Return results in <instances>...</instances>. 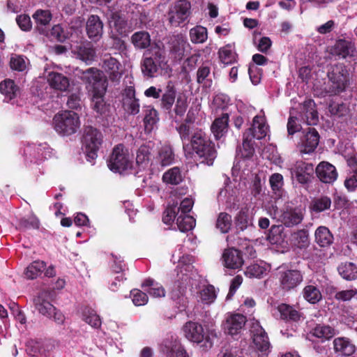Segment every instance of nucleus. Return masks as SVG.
Returning a JSON list of instances; mask_svg holds the SVG:
<instances>
[{
  "mask_svg": "<svg viewBox=\"0 0 357 357\" xmlns=\"http://www.w3.org/2000/svg\"><path fill=\"white\" fill-rule=\"evenodd\" d=\"M183 149L185 153L195 154L197 161L201 164L211 166L217 157L218 153L213 142L202 129L196 128L190 135V139L181 140Z\"/></svg>",
  "mask_w": 357,
  "mask_h": 357,
  "instance_id": "f257e3e1",
  "label": "nucleus"
},
{
  "mask_svg": "<svg viewBox=\"0 0 357 357\" xmlns=\"http://www.w3.org/2000/svg\"><path fill=\"white\" fill-rule=\"evenodd\" d=\"M177 90L174 83L169 81L160 95V108L176 122V117H183L188 109L186 98L178 96L176 98Z\"/></svg>",
  "mask_w": 357,
  "mask_h": 357,
  "instance_id": "f03ea898",
  "label": "nucleus"
},
{
  "mask_svg": "<svg viewBox=\"0 0 357 357\" xmlns=\"http://www.w3.org/2000/svg\"><path fill=\"white\" fill-rule=\"evenodd\" d=\"M165 52L157 45L145 50L141 61V70L144 76L154 77L160 70L167 65Z\"/></svg>",
  "mask_w": 357,
  "mask_h": 357,
  "instance_id": "7ed1b4c3",
  "label": "nucleus"
},
{
  "mask_svg": "<svg viewBox=\"0 0 357 357\" xmlns=\"http://www.w3.org/2000/svg\"><path fill=\"white\" fill-rule=\"evenodd\" d=\"M54 296V291L51 289H43L33 298L35 309L42 315L53 320L58 324L64 322L63 313L54 307L51 301Z\"/></svg>",
  "mask_w": 357,
  "mask_h": 357,
  "instance_id": "20e7f679",
  "label": "nucleus"
},
{
  "mask_svg": "<svg viewBox=\"0 0 357 357\" xmlns=\"http://www.w3.org/2000/svg\"><path fill=\"white\" fill-rule=\"evenodd\" d=\"M327 76L331 83L330 92L334 95H340L347 91L351 82L349 70L343 63L331 65Z\"/></svg>",
  "mask_w": 357,
  "mask_h": 357,
  "instance_id": "39448f33",
  "label": "nucleus"
},
{
  "mask_svg": "<svg viewBox=\"0 0 357 357\" xmlns=\"http://www.w3.org/2000/svg\"><path fill=\"white\" fill-rule=\"evenodd\" d=\"M52 123L55 131L62 136H70L80 128L79 115L73 111H63L54 115Z\"/></svg>",
  "mask_w": 357,
  "mask_h": 357,
  "instance_id": "423d86ee",
  "label": "nucleus"
},
{
  "mask_svg": "<svg viewBox=\"0 0 357 357\" xmlns=\"http://www.w3.org/2000/svg\"><path fill=\"white\" fill-rule=\"evenodd\" d=\"M107 166L114 172L132 174V161L130 159L128 150L122 144L114 146L107 161Z\"/></svg>",
  "mask_w": 357,
  "mask_h": 357,
  "instance_id": "0eeeda50",
  "label": "nucleus"
},
{
  "mask_svg": "<svg viewBox=\"0 0 357 357\" xmlns=\"http://www.w3.org/2000/svg\"><path fill=\"white\" fill-rule=\"evenodd\" d=\"M102 71L96 68H89L85 70H78V77L89 88L91 93H105L107 88L106 77L102 75Z\"/></svg>",
  "mask_w": 357,
  "mask_h": 357,
  "instance_id": "6e6552de",
  "label": "nucleus"
},
{
  "mask_svg": "<svg viewBox=\"0 0 357 357\" xmlns=\"http://www.w3.org/2000/svg\"><path fill=\"white\" fill-rule=\"evenodd\" d=\"M102 143V132L91 126L84 129L82 144L86 160L92 162L98 156V151Z\"/></svg>",
  "mask_w": 357,
  "mask_h": 357,
  "instance_id": "1a4fd4ad",
  "label": "nucleus"
},
{
  "mask_svg": "<svg viewBox=\"0 0 357 357\" xmlns=\"http://www.w3.org/2000/svg\"><path fill=\"white\" fill-rule=\"evenodd\" d=\"M184 337L189 341L199 344L204 341L202 347L205 349H211L213 342L208 334H207L203 326L197 321H188L182 327Z\"/></svg>",
  "mask_w": 357,
  "mask_h": 357,
  "instance_id": "9d476101",
  "label": "nucleus"
},
{
  "mask_svg": "<svg viewBox=\"0 0 357 357\" xmlns=\"http://www.w3.org/2000/svg\"><path fill=\"white\" fill-rule=\"evenodd\" d=\"M319 139L320 135L314 128L303 129L296 144L297 149L301 154H310L317 149Z\"/></svg>",
  "mask_w": 357,
  "mask_h": 357,
  "instance_id": "9b49d317",
  "label": "nucleus"
},
{
  "mask_svg": "<svg viewBox=\"0 0 357 357\" xmlns=\"http://www.w3.org/2000/svg\"><path fill=\"white\" fill-rule=\"evenodd\" d=\"M191 4L188 0H178L168 12L169 22L178 26L188 20L190 15Z\"/></svg>",
  "mask_w": 357,
  "mask_h": 357,
  "instance_id": "f8f14e48",
  "label": "nucleus"
},
{
  "mask_svg": "<svg viewBox=\"0 0 357 357\" xmlns=\"http://www.w3.org/2000/svg\"><path fill=\"white\" fill-rule=\"evenodd\" d=\"M299 109L298 116L301 121L309 126H314L318 123L319 115L314 100L305 99L299 105Z\"/></svg>",
  "mask_w": 357,
  "mask_h": 357,
  "instance_id": "ddd939ff",
  "label": "nucleus"
},
{
  "mask_svg": "<svg viewBox=\"0 0 357 357\" xmlns=\"http://www.w3.org/2000/svg\"><path fill=\"white\" fill-rule=\"evenodd\" d=\"M102 70L109 80L113 82H119L122 76L121 64L119 61L110 54H106L102 59Z\"/></svg>",
  "mask_w": 357,
  "mask_h": 357,
  "instance_id": "4468645a",
  "label": "nucleus"
},
{
  "mask_svg": "<svg viewBox=\"0 0 357 357\" xmlns=\"http://www.w3.org/2000/svg\"><path fill=\"white\" fill-rule=\"evenodd\" d=\"M280 287L284 291H290L297 287L303 280L302 273L298 270H287L279 273Z\"/></svg>",
  "mask_w": 357,
  "mask_h": 357,
  "instance_id": "2eb2a0df",
  "label": "nucleus"
},
{
  "mask_svg": "<svg viewBox=\"0 0 357 357\" xmlns=\"http://www.w3.org/2000/svg\"><path fill=\"white\" fill-rule=\"evenodd\" d=\"M314 173V166L312 163L297 162L291 170L292 177L303 185H307L312 182Z\"/></svg>",
  "mask_w": 357,
  "mask_h": 357,
  "instance_id": "dca6fc26",
  "label": "nucleus"
},
{
  "mask_svg": "<svg viewBox=\"0 0 357 357\" xmlns=\"http://www.w3.org/2000/svg\"><path fill=\"white\" fill-rule=\"evenodd\" d=\"M221 260L224 267L232 270L241 268L244 264L242 252L235 248L225 249Z\"/></svg>",
  "mask_w": 357,
  "mask_h": 357,
  "instance_id": "f3484780",
  "label": "nucleus"
},
{
  "mask_svg": "<svg viewBox=\"0 0 357 357\" xmlns=\"http://www.w3.org/2000/svg\"><path fill=\"white\" fill-rule=\"evenodd\" d=\"M104 24L97 15H90L86 22V36L93 42L99 41L103 35Z\"/></svg>",
  "mask_w": 357,
  "mask_h": 357,
  "instance_id": "a211bd4d",
  "label": "nucleus"
},
{
  "mask_svg": "<svg viewBox=\"0 0 357 357\" xmlns=\"http://www.w3.org/2000/svg\"><path fill=\"white\" fill-rule=\"evenodd\" d=\"M161 349L168 357H189L180 340L173 336L164 340Z\"/></svg>",
  "mask_w": 357,
  "mask_h": 357,
  "instance_id": "6ab92c4d",
  "label": "nucleus"
},
{
  "mask_svg": "<svg viewBox=\"0 0 357 357\" xmlns=\"http://www.w3.org/2000/svg\"><path fill=\"white\" fill-rule=\"evenodd\" d=\"M246 321V317L241 314H229L222 324L225 333L231 335H237L244 327Z\"/></svg>",
  "mask_w": 357,
  "mask_h": 357,
  "instance_id": "aec40b11",
  "label": "nucleus"
},
{
  "mask_svg": "<svg viewBox=\"0 0 357 357\" xmlns=\"http://www.w3.org/2000/svg\"><path fill=\"white\" fill-rule=\"evenodd\" d=\"M314 172L319 181L324 183H333L338 176L335 167L326 161L319 162Z\"/></svg>",
  "mask_w": 357,
  "mask_h": 357,
  "instance_id": "412c9836",
  "label": "nucleus"
},
{
  "mask_svg": "<svg viewBox=\"0 0 357 357\" xmlns=\"http://www.w3.org/2000/svg\"><path fill=\"white\" fill-rule=\"evenodd\" d=\"M123 107L129 114L136 115L139 112V100L136 98L134 86H127L123 93Z\"/></svg>",
  "mask_w": 357,
  "mask_h": 357,
  "instance_id": "4be33fe9",
  "label": "nucleus"
},
{
  "mask_svg": "<svg viewBox=\"0 0 357 357\" xmlns=\"http://www.w3.org/2000/svg\"><path fill=\"white\" fill-rule=\"evenodd\" d=\"M72 53L86 64H91L96 56V50L91 43H81L75 45L72 49Z\"/></svg>",
  "mask_w": 357,
  "mask_h": 357,
  "instance_id": "5701e85b",
  "label": "nucleus"
},
{
  "mask_svg": "<svg viewBox=\"0 0 357 357\" xmlns=\"http://www.w3.org/2000/svg\"><path fill=\"white\" fill-rule=\"evenodd\" d=\"M169 54L175 61H180L184 56L187 40L182 34L173 36L169 40Z\"/></svg>",
  "mask_w": 357,
  "mask_h": 357,
  "instance_id": "b1692460",
  "label": "nucleus"
},
{
  "mask_svg": "<svg viewBox=\"0 0 357 357\" xmlns=\"http://www.w3.org/2000/svg\"><path fill=\"white\" fill-rule=\"evenodd\" d=\"M251 332L255 347L261 351H267L270 347L269 339L266 332L259 322L252 324Z\"/></svg>",
  "mask_w": 357,
  "mask_h": 357,
  "instance_id": "393cba45",
  "label": "nucleus"
},
{
  "mask_svg": "<svg viewBox=\"0 0 357 357\" xmlns=\"http://www.w3.org/2000/svg\"><path fill=\"white\" fill-rule=\"evenodd\" d=\"M235 233L240 234L253 226V218L247 207L241 208L234 218Z\"/></svg>",
  "mask_w": 357,
  "mask_h": 357,
  "instance_id": "a878e982",
  "label": "nucleus"
},
{
  "mask_svg": "<svg viewBox=\"0 0 357 357\" xmlns=\"http://www.w3.org/2000/svg\"><path fill=\"white\" fill-rule=\"evenodd\" d=\"M268 126L266 125L264 119L258 116L254 117L252 124L250 128L247 129L243 135L247 136L250 134L248 138L251 139H264L267 134Z\"/></svg>",
  "mask_w": 357,
  "mask_h": 357,
  "instance_id": "bb28decb",
  "label": "nucleus"
},
{
  "mask_svg": "<svg viewBox=\"0 0 357 357\" xmlns=\"http://www.w3.org/2000/svg\"><path fill=\"white\" fill-rule=\"evenodd\" d=\"M334 352L343 356H350L354 354L356 346L352 341L346 337H335L333 341Z\"/></svg>",
  "mask_w": 357,
  "mask_h": 357,
  "instance_id": "cd10ccee",
  "label": "nucleus"
},
{
  "mask_svg": "<svg viewBox=\"0 0 357 357\" xmlns=\"http://www.w3.org/2000/svg\"><path fill=\"white\" fill-rule=\"evenodd\" d=\"M32 17L36 23L35 29L40 34H46V26L50 24L52 15L50 10L38 9L33 14Z\"/></svg>",
  "mask_w": 357,
  "mask_h": 357,
  "instance_id": "c85d7f7f",
  "label": "nucleus"
},
{
  "mask_svg": "<svg viewBox=\"0 0 357 357\" xmlns=\"http://www.w3.org/2000/svg\"><path fill=\"white\" fill-rule=\"evenodd\" d=\"M229 116L227 113H223L220 116L215 118L211 126V130L216 140L224 137L229 128Z\"/></svg>",
  "mask_w": 357,
  "mask_h": 357,
  "instance_id": "c756f323",
  "label": "nucleus"
},
{
  "mask_svg": "<svg viewBox=\"0 0 357 357\" xmlns=\"http://www.w3.org/2000/svg\"><path fill=\"white\" fill-rule=\"evenodd\" d=\"M143 113L144 130L146 132L150 133L159 122V113L152 105L144 106Z\"/></svg>",
  "mask_w": 357,
  "mask_h": 357,
  "instance_id": "7c9ffc66",
  "label": "nucleus"
},
{
  "mask_svg": "<svg viewBox=\"0 0 357 357\" xmlns=\"http://www.w3.org/2000/svg\"><path fill=\"white\" fill-rule=\"evenodd\" d=\"M47 82L51 88L60 91H66L70 86L69 78L57 72L49 73Z\"/></svg>",
  "mask_w": 357,
  "mask_h": 357,
  "instance_id": "2f4dec72",
  "label": "nucleus"
},
{
  "mask_svg": "<svg viewBox=\"0 0 357 357\" xmlns=\"http://www.w3.org/2000/svg\"><path fill=\"white\" fill-rule=\"evenodd\" d=\"M281 222L287 227H291L300 224L303 219V215L301 209L290 208L287 209L282 213Z\"/></svg>",
  "mask_w": 357,
  "mask_h": 357,
  "instance_id": "473e14b6",
  "label": "nucleus"
},
{
  "mask_svg": "<svg viewBox=\"0 0 357 357\" xmlns=\"http://www.w3.org/2000/svg\"><path fill=\"white\" fill-rule=\"evenodd\" d=\"M0 92L4 96V100L10 102L17 97L20 88L13 80L6 79L0 82Z\"/></svg>",
  "mask_w": 357,
  "mask_h": 357,
  "instance_id": "72a5a7b5",
  "label": "nucleus"
},
{
  "mask_svg": "<svg viewBox=\"0 0 357 357\" xmlns=\"http://www.w3.org/2000/svg\"><path fill=\"white\" fill-rule=\"evenodd\" d=\"M315 242L321 248L330 247L334 241V236L329 229L325 226H319L314 233Z\"/></svg>",
  "mask_w": 357,
  "mask_h": 357,
  "instance_id": "f704fd0d",
  "label": "nucleus"
},
{
  "mask_svg": "<svg viewBox=\"0 0 357 357\" xmlns=\"http://www.w3.org/2000/svg\"><path fill=\"white\" fill-rule=\"evenodd\" d=\"M108 22L109 26L113 27L119 35L126 33L127 20L120 12L112 11L108 17Z\"/></svg>",
  "mask_w": 357,
  "mask_h": 357,
  "instance_id": "c9c22d12",
  "label": "nucleus"
},
{
  "mask_svg": "<svg viewBox=\"0 0 357 357\" xmlns=\"http://www.w3.org/2000/svg\"><path fill=\"white\" fill-rule=\"evenodd\" d=\"M151 36L146 31L135 32L130 37V42L136 50H147L150 48Z\"/></svg>",
  "mask_w": 357,
  "mask_h": 357,
  "instance_id": "e433bc0d",
  "label": "nucleus"
},
{
  "mask_svg": "<svg viewBox=\"0 0 357 357\" xmlns=\"http://www.w3.org/2000/svg\"><path fill=\"white\" fill-rule=\"evenodd\" d=\"M354 45L346 40H337L332 48V54L339 56L340 58L346 59L348 56L351 55L354 52Z\"/></svg>",
  "mask_w": 357,
  "mask_h": 357,
  "instance_id": "4c0bfd02",
  "label": "nucleus"
},
{
  "mask_svg": "<svg viewBox=\"0 0 357 357\" xmlns=\"http://www.w3.org/2000/svg\"><path fill=\"white\" fill-rule=\"evenodd\" d=\"M310 334L313 337L321 339L324 342L333 337L335 335V330L329 325L319 324L312 328Z\"/></svg>",
  "mask_w": 357,
  "mask_h": 357,
  "instance_id": "58836bf2",
  "label": "nucleus"
},
{
  "mask_svg": "<svg viewBox=\"0 0 357 357\" xmlns=\"http://www.w3.org/2000/svg\"><path fill=\"white\" fill-rule=\"evenodd\" d=\"M277 309L280 312V319L286 321H298L301 317L299 311L286 303L280 304Z\"/></svg>",
  "mask_w": 357,
  "mask_h": 357,
  "instance_id": "ea45409f",
  "label": "nucleus"
},
{
  "mask_svg": "<svg viewBox=\"0 0 357 357\" xmlns=\"http://www.w3.org/2000/svg\"><path fill=\"white\" fill-rule=\"evenodd\" d=\"M196 81L204 87L210 88L213 84L211 67L206 63H202L197 69L196 73Z\"/></svg>",
  "mask_w": 357,
  "mask_h": 357,
  "instance_id": "a19ab883",
  "label": "nucleus"
},
{
  "mask_svg": "<svg viewBox=\"0 0 357 357\" xmlns=\"http://www.w3.org/2000/svg\"><path fill=\"white\" fill-rule=\"evenodd\" d=\"M195 121V116L192 111L189 110L187 113L186 117L183 123L178 127L176 130L179 135L181 140H187L190 139V135L193 131L190 130L189 124L193 123Z\"/></svg>",
  "mask_w": 357,
  "mask_h": 357,
  "instance_id": "79ce46f5",
  "label": "nucleus"
},
{
  "mask_svg": "<svg viewBox=\"0 0 357 357\" xmlns=\"http://www.w3.org/2000/svg\"><path fill=\"white\" fill-rule=\"evenodd\" d=\"M162 179L167 185H177L182 183L184 176L179 167H174L163 174Z\"/></svg>",
  "mask_w": 357,
  "mask_h": 357,
  "instance_id": "37998d69",
  "label": "nucleus"
},
{
  "mask_svg": "<svg viewBox=\"0 0 357 357\" xmlns=\"http://www.w3.org/2000/svg\"><path fill=\"white\" fill-rule=\"evenodd\" d=\"M142 288L154 298H161L165 296V290L163 287L151 278L146 279L142 282Z\"/></svg>",
  "mask_w": 357,
  "mask_h": 357,
  "instance_id": "c03bdc74",
  "label": "nucleus"
},
{
  "mask_svg": "<svg viewBox=\"0 0 357 357\" xmlns=\"http://www.w3.org/2000/svg\"><path fill=\"white\" fill-rule=\"evenodd\" d=\"M337 271L346 280L351 281L357 279V266L352 262L341 263L337 267Z\"/></svg>",
  "mask_w": 357,
  "mask_h": 357,
  "instance_id": "a18cd8bd",
  "label": "nucleus"
},
{
  "mask_svg": "<svg viewBox=\"0 0 357 357\" xmlns=\"http://www.w3.org/2000/svg\"><path fill=\"white\" fill-rule=\"evenodd\" d=\"M303 296L311 304H316L322 299V294L319 289L314 285H306L302 291Z\"/></svg>",
  "mask_w": 357,
  "mask_h": 357,
  "instance_id": "49530a36",
  "label": "nucleus"
},
{
  "mask_svg": "<svg viewBox=\"0 0 357 357\" xmlns=\"http://www.w3.org/2000/svg\"><path fill=\"white\" fill-rule=\"evenodd\" d=\"M105 94L98 92L92 93L93 109L100 115H106L109 111V104L104 100Z\"/></svg>",
  "mask_w": 357,
  "mask_h": 357,
  "instance_id": "de8ad7c7",
  "label": "nucleus"
},
{
  "mask_svg": "<svg viewBox=\"0 0 357 357\" xmlns=\"http://www.w3.org/2000/svg\"><path fill=\"white\" fill-rule=\"evenodd\" d=\"M45 268L46 264L43 261H34L26 267L24 275L27 279L33 280L39 276Z\"/></svg>",
  "mask_w": 357,
  "mask_h": 357,
  "instance_id": "09e8293b",
  "label": "nucleus"
},
{
  "mask_svg": "<svg viewBox=\"0 0 357 357\" xmlns=\"http://www.w3.org/2000/svg\"><path fill=\"white\" fill-rule=\"evenodd\" d=\"M231 215L226 212H220L217 217L215 227L222 234H227L231 229Z\"/></svg>",
  "mask_w": 357,
  "mask_h": 357,
  "instance_id": "8fccbe9b",
  "label": "nucleus"
},
{
  "mask_svg": "<svg viewBox=\"0 0 357 357\" xmlns=\"http://www.w3.org/2000/svg\"><path fill=\"white\" fill-rule=\"evenodd\" d=\"M109 38L111 42L109 43V49L110 50H114V54H119L123 55L126 54L128 51V45L125 40L114 33L109 36Z\"/></svg>",
  "mask_w": 357,
  "mask_h": 357,
  "instance_id": "3c124183",
  "label": "nucleus"
},
{
  "mask_svg": "<svg viewBox=\"0 0 357 357\" xmlns=\"http://www.w3.org/2000/svg\"><path fill=\"white\" fill-rule=\"evenodd\" d=\"M179 214L180 213H178V212L177 201L169 202L164 211L162 222L167 225H171L174 220L176 221Z\"/></svg>",
  "mask_w": 357,
  "mask_h": 357,
  "instance_id": "603ef678",
  "label": "nucleus"
},
{
  "mask_svg": "<svg viewBox=\"0 0 357 357\" xmlns=\"http://www.w3.org/2000/svg\"><path fill=\"white\" fill-rule=\"evenodd\" d=\"M195 219L188 214H179L176 219L178 228L182 232L192 230L195 226Z\"/></svg>",
  "mask_w": 357,
  "mask_h": 357,
  "instance_id": "864d4df0",
  "label": "nucleus"
},
{
  "mask_svg": "<svg viewBox=\"0 0 357 357\" xmlns=\"http://www.w3.org/2000/svg\"><path fill=\"white\" fill-rule=\"evenodd\" d=\"M291 237L294 245L297 248L300 249H305L309 246L310 239L307 230H298L291 235Z\"/></svg>",
  "mask_w": 357,
  "mask_h": 357,
  "instance_id": "5fc2aeb1",
  "label": "nucleus"
},
{
  "mask_svg": "<svg viewBox=\"0 0 357 357\" xmlns=\"http://www.w3.org/2000/svg\"><path fill=\"white\" fill-rule=\"evenodd\" d=\"M271 190L276 197H281L283 192L284 179L281 174L274 173L269 178Z\"/></svg>",
  "mask_w": 357,
  "mask_h": 357,
  "instance_id": "6e6d98bb",
  "label": "nucleus"
},
{
  "mask_svg": "<svg viewBox=\"0 0 357 357\" xmlns=\"http://www.w3.org/2000/svg\"><path fill=\"white\" fill-rule=\"evenodd\" d=\"M190 38L192 43H203L208 38L207 29L202 26H196L190 30Z\"/></svg>",
  "mask_w": 357,
  "mask_h": 357,
  "instance_id": "4d7b16f0",
  "label": "nucleus"
},
{
  "mask_svg": "<svg viewBox=\"0 0 357 357\" xmlns=\"http://www.w3.org/2000/svg\"><path fill=\"white\" fill-rule=\"evenodd\" d=\"M250 134H247V136L243 135V143L242 148L239 151L238 155L244 159L251 158L255 152V148L253 146V140L248 138Z\"/></svg>",
  "mask_w": 357,
  "mask_h": 357,
  "instance_id": "13d9d810",
  "label": "nucleus"
},
{
  "mask_svg": "<svg viewBox=\"0 0 357 357\" xmlns=\"http://www.w3.org/2000/svg\"><path fill=\"white\" fill-rule=\"evenodd\" d=\"M50 40L63 43L67 39V35L60 24L54 25L51 29H47V33L43 34Z\"/></svg>",
  "mask_w": 357,
  "mask_h": 357,
  "instance_id": "bf43d9fd",
  "label": "nucleus"
},
{
  "mask_svg": "<svg viewBox=\"0 0 357 357\" xmlns=\"http://www.w3.org/2000/svg\"><path fill=\"white\" fill-rule=\"evenodd\" d=\"M174 153L169 146H165L159 151V160L162 166H169L174 161Z\"/></svg>",
  "mask_w": 357,
  "mask_h": 357,
  "instance_id": "052dcab7",
  "label": "nucleus"
},
{
  "mask_svg": "<svg viewBox=\"0 0 357 357\" xmlns=\"http://www.w3.org/2000/svg\"><path fill=\"white\" fill-rule=\"evenodd\" d=\"M83 319L86 323L95 328L101 326V320L96 312L91 308H85L83 312Z\"/></svg>",
  "mask_w": 357,
  "mask_h": 357,
  "instance_id": "680f3d73",
  "label": "nucleus"
},
{
  "mask_svg": "<svg viewBox=\"0 0 357 357\" xmlns=\"http://www.w3.org/2000/svg\"><path fill=\"white\" fill-rule=\"evenodd\" d=\"M216 296L215 287L212 284H208L199 291L200 300L204 304L213 303Z\"/></svg>",
  "mask_w": 357,
  "mask_h": 357,
  "instance_id": "e2e57ef3",
  "label": "nucleus"
},
{
  "mask_svg": "<svg viewBox=\"0 0 357 357\" xmlns=\"http://www.w3.org/2000/svg\"><path fill=\"white\" fill-rule=\"evenodd\" d=\"M331 199L327 196H321L312 202V209L316 213H321L330 208Z\"/></svg>",
  "mask_w": 357,
  "mask_h": 357,
  "instance_id": "0e129e2a",
  "label": "nucleus"
},
{
  "mask_svg": "<svg viewBox=\"0 0 357 357\" xmlns=\"http://www.w3.org/2000/svg\"><path fill=\"white\" fill-rule=\"evenodd\" d=\"M245 274L246 276L252 278H261L267 274V269L265 266L257 264H251L247 267Z\"/></svg>",
  "mask_w": 357,
  "mask_h": 357,
  "instance_id": "69168bd1",
  "label": "nucleus"
},
{
  "mask_svg": "<svg viewBox=\"0 0 357 357\" xmlns=\"http://www.w3.org/2000/svg\"><path fill=\"white\" fill-rule=\"evenodd\" d=\"M18 226L20 229H38L40 227V221L35 215H32L28 218H21L19 220Z\"/></svg>",
  "mask_w": 357,
  "mask_h": 357,
  "instance_id": "338daca9",
  "label": "nucleus"
},
{
  "mask_svg": "<svg viewBox=\"0 0 357 357\" xmlns=\"http://www.w3.org/2000/svg\"><path fill=\"white\" fill-rule=\"evenodd\" d=\"M220 61L225 64H231L235 61V55L230 45H227L219 50Z\"/></svg>",
  "mask_w": 357,
  "mask_h": 357,
  "instance_id": "774afa93",
  "label": "nucleus"
}]
</instances>
